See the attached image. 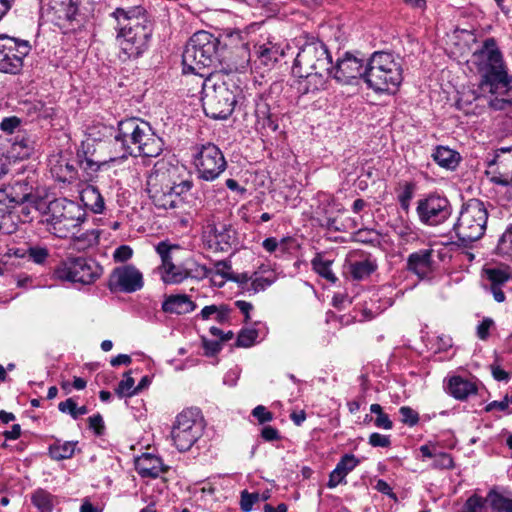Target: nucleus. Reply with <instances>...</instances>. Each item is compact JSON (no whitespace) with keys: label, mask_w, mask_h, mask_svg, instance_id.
Segmentation results:
<instances>
[{"label":"nucleus","mask_w":512,"mask_h":512,"mask_svg":"<svg viewBox=\"0 0 512 512\" xmlns=\"http://www.w3.org/2000/svg\"><path fill=\"white\" fill-rule=\"evenodd\" d=\"M482 80L481 85L489 88V107L504 111L512 106V77L508 75L502 53L494 38H487L480 49L472 54Z\"/></svg>","instance_id":"f257e3e1"},{"label":"nucleus","mask_w":512,"mask_h":512,"mask_svg":"<svg viewBox=\"0 0 512 512\" xmlns=\"http://www.w3.org/2000/svg\"><path fill=\"white\" fill-rule=\"evenodd\" d=\"M111 16L116 20V41L122 61L140 57L149 46L153 25L142 6L116 8Z\"/></svg>","instance_id":"f03ea898"},{"label":"nucleus","mask_w":512,"mask_h":512,"mask_svg":"<svg viewBox=\"0 0 512 512\" xmlns=\"http://www.w3.org/2000/svg\"><path fill=\"white\" fill-rule=\"evenodd\" d=\"M182 169L166 159L158 160L147 178V192L159 209H176L184 204L182 195L192 188V182L183 179Z\"/></svg>","instance_id":"7ed1b4c3"},{"label":"nucleus","mask_w":512,"mask_h":512,"mask_svg":"<svg viewBox=\"0 0 512 512\" xmlns=\"http://www.w3.org/2000/svg\"><path fill=\"white\" fill-rule=\"evenodd\" d=\"M114 146L123 159L129 156L153 158L162 153L164 143L148 122L132 117L118 122L114 130Z\"/></svg>","instance_id":"20e7f679"},{"label":"nucleus","mask_w":512,"mask_h":512,"mask_svg":"<svg viewBox=\"0 0 512 512\" xmlns=\"http://www.w3.org/2000/svg\"><path fill=\"white\" fill-rule=\"evenodd\" d=\"M201 87L204 112L213 119H227L235 105L245 100L234 79L220 71L208 73L202 80Z\"/></svg>","instance_id":"39448f33"},{"label":"nucleus","mask_w":512,"mask_h":512,"mask_svg":"<svg viewBox=\"0 0 512 512\" xmlns=\"http://www.w3.org/2000/svg\"><path fill=\"white\" fill-rule=\"evenodd\" d=\"M220 39L206 31L196 32L188 41L182 55L183 72L207 77L208 69H217Z\"/></svg>","instance_id":"423d86ee"},{"label":"nucleus","mask_w":512,"mask_h":512,"mask_svg":"<svg viewBox=\"0 0 512 512\" xmlns=\"http://www.w3.org/2000/svg\"><path fill=\"white\" fill-rule=\"evenodd\" d=\"M86 221V213L81 206L66 198L51 201L43 223L51 234L58 238H68L80 232Z\"/></svg>","instance_id":"0eeeda50"},{"label":"nucleus","mask_w":512,"mask_h":512,"mask_svg":"<svg viewBox=\"0 0 512 512\" xmlns=\"http://www.w3.org/2000/svg\"><path fill=\"white\" fill-rule=\"evenodd\" d=\"M403 81V69L392 53L374 52L366 64V83L375 91H396Z\"/></svg>","instance_id":"6e6552de"},{"label":"nucleus","mask_w":512,"mask_h":512,"mask_svg":"<svg viewBox=\"0 0 512 512\" xmlns=\"http://www.w3.org/2000/svg\"><path fill=\"white\" fill-rule=\"evenodd\" d=\"M488 212L483 202L473 199L463 205L453 230L462 245L479 240L485 233Z\"/></svg>","instance_id":"1a4fd4ad"},{"label":"nucleus","mask_w":512,"mask_h":512,"mask_svg":"<svg viewBox=\"0 0 512 512\" xmlns=\"http://www.w3.org/2000/svg\"><path fill=\"white\" fill-rule=\"evenodd\" d=\"M320 70H332V58L322 41L309 37L299 48L292 71L302 73Z\"/></svg>","instance_id":"9d476101"},{"label":"nucleus","mask_w":512,"mask_h":512,"mask_svg":"<svg viewBox=\"0 0 512 512\" xmlns=\"http://www.w3.org/2000/svg\"><path fill=\"white\" fill-rule=\"evenodd\" d=\"M102 274V267L94 260L83 257L71 258L54 271L56 279L89 285Z\"/></svg>","instance_id":"9b49d317"},{"label":"nucleus","mask_w":512,"mask_h":512,"mask_svg":"<svg viewBox=\"0 0 512 512\" xmlns=\"http://www.w3.org/2000/svg\"><path fill=\"white\" fill-rule=\"evenodd\" d=\"M198 412L192 409L182 411L173 425L171 437L180 452L188 451L201 435Z\"/></svg>","instance_id":"f8f14e48"},{"label":"nucleus","mask_w":512,"mask_h":512,"mask_svg":"<svg viewBox=\"0 0 512 512\" xmlns=\"http://www.w3.org/2000/svg\"><path fill=\"white\" fill-rule=\"evenodd\" d=\"M30 50L28 41L0 35V71L10 74L18 73L23 66L24 57Z\"/></svg>","instance_id":"ddd939ff"},{"label":"nucleus","mask_w":512,"mask_h":512,"mask_svg":"<svg viewBox=\"0 0 512 512\" xmlns=\"http://www.w3.org/2000/svg\"><path fill=\"white\" fill-rule=\"evenodd\" d=\"M194 162L199 178L205 181L217 179L227 167L222 151L212 143L201 146Z\"/></svg>","instance_id":"4468645a"},{"label":"nucleus","mask_w":512,"mask_h":512,"mask_svg":"<svg viewBox=\"0 0 512 512\" xmlns=\"http://www.w3.org/2000/svg\"><path fill=\"white\" fill-rule=\"evenodd\" d=\"M416 211L422 223L436 226L451 216L452 206L446 197L431 194L418 201Z\"/></svg>","instance_id":"2eb2a0df"},{"label":"nucleus","mask_w":512,"mask_h":512,"mask_svg":"<svg viewBox=\"0 0 512 512\" xmlns=\"http://www.w3.org/2000/svg\"><path fill=\"white\" fill-rule=\"evenodd\" d=\"M144 286L142 272L134 265L126 264L112 270L108 288L111 292L134 293Z\"/></svg>","instance_id":"dca6fc26"},{"label":"nucleus","mask_w":512,"mask_h":512,"mask_svg":"<svg viewBox=\"0 0 512 512\" xmlns=\"http://www.w3.org/2000/svg\"><path fill=\"white\" fill-rule=\"evenodd\" d=\"M487 175L491 182L501 186H512V146L501 147L487 161Z\"/></svg>","instance_id":"f3484780"},{"label":"nucleus","mask_w":512,"mask_h":512,"mask_svg":"<svg viewBox=\"0 0 512 512\" xmlns=\"http://www.w3.org/2000/svg\"><path fill=\"white\" fill-rule=\"evenodd\" d=\"M331 76L342 84H350L361 77L366 81V65L363 60L346 53L343 58L337 60L335 66L332 65Z\"/></svg>","instance_id":"a211bd4d"},{"label":"nucleus","mask_w":512,"mask_h":512,"mask_svg":"<svg viewBox=\"0 0 512 512\" xmlns=\"http://www.w3.org/2000/svg\"><path fill=\"white\" fill-rule=\"evenodd\" d=\"M205 237L211 248L228 251L236 241V232L225 223H211L206 226Z\"/></svg>","instance_id":"6ab92c4d"},{"label":"nucleus","mask_w":512,"mask_h":512,"mask_svg":"<svg viewBox=\"0 0 512 512\" xmlns=\"http://www.w3.org/2000/svg\"><path fill=\"white\" fill-rule=\"evenodd\" d=\"M218 66L220 72H226V75L233 72H243L247 69L251 61L249 48L220 50Z\"/></svg>","instance_id":"aec40b11"},{"label":"nucleus","mask_w":512,"mask_h":512,"mask_svg":"<svg viewBox=\"0 0 512 512\" xmlns=\"http://www.w3.org/2000/svg\"><path fill=\"white\" fill-rule=\"evenodd\" d=\"M299 79L297 81L296 89L302 94H316L326 88L328 78L332 74L330 71H307V72H293Z\"/></svg>","instance_id":"412c9836"},{"label":"nucleus","mask_w":512,"mask_h":512,"mask_svg":"<svg viewBox=\"0 0 512 512\" xmlns=\"http://www.w3.org/2000/svg\"><path fill=\"white\" fill-rule=\"evenodd\" d=\"M49 13L56 25L70 29L69 26L76 20L78 13L77 0H50ZM71 30H74V27Z\"/></svg>","instance_id":"4be33fe9"},{"label":"nucleus","mask_w":512,"mask_h":512,"mask_svg":"<svg viewBox=\"0 0 512 512\" xmlns=\"http://www.w3.org/2000/svg\"><path fill=\"white\" fill-rule=\"evenodd\" d=\"M433 249H421L407 258V269L420 279L428 278L434 270Z\"/></svg>","instance_id":"5701e85b"},{"label":"nucleus","mask_w":512,"mask_h":512,"mask_svg":"<svg viewBox=\"0 0 512 512\" xmlns=\"http://www.w3.org/2000/svg\"><path fill=\"white\" fill-rule=\"evenodd\" d=\"M32 188L24 181H16L0 189V203L7 207L26 202L31 196Z\"/></svg>","instance_id":"b1692460"},{"label":"nucleus","mask_w":512,"mask_h":512,"mask_svg":"<svg viewBox=\"0 0 512 512\" xmlns=\"http://www.w3.org/2000/svg\"><path fill=\"white\" fill-rule=\"evenodd\" d=\"M255 55L254 64L256 68H263L268 71L276 65L283 52L276 44L267 42L256 47Z\"/></svg>","instance_id":"393cba45"},{"label":"nucleus","mask_w":512,"mask_h":512,"mask_svg":"<svg viewBox=\"0 0 512 512\" xmlns=\"http://www.w3.org/2000/svg\"><path fill=\"white\" fill-rule=\"evenodd\" d=\"M50 171L53 177L61 182H70L76 178L77 169L75 161L64 156H53L49 160Z\"/></svg>","instance_id":"a878e982"},{"label":"nucleus","mask_w":512,"mask_h":512,"mask_svg":"<svg viewBox=\"0 0 512 512\" xmlns=\"http://www.w3.org/2000/svg\"><path fill=\"white\" fill-rule=\"evenodd\" d=\"M135 469L141 477L152 479L159 477L165 471L162 460L148 453L136 459Z\"/></svg>","instance_id":"bb28decb"},{"label":"nucleus","mask_w":512,"mask_h":512,"mask_svg":"<svg viewBox=\"0 0 512 512\" xmlns=\"http://www.w3.org/2000/svg\"><path fill=\"white\" fill-rule=\"evenodd\" d=\"M447 391L457 400H466L470 395L477 394L478 387L473 380L452 376L448 380Z\"/></svg>","instance_id":"cd10ccee"},{"label":"nucleus","mask_w":512,"mask_h":512,"mask_svg":"<svg viewBox=\"0 0 512 512\" xmlns=\"http://www.w3.org/2000/svg\"><path fill=\"white\" fill-rule=\"evenodd\" d=\"M358 463L359 460L353 454H345L337 463L335 469L330 473L327 486L332 489L342 483L348 473L351 472Z\"/></svg>","instance_id":"c85d7f7f"},{"label":"nucleus","mask_w":512,"mask_h":512,"mask_svg":"<svg viewBox=\"0 0 512 512\" xmlns=\"http://www.w3.org/2000/svg\"><path fill=\"white\" fill-rule=\"evenodd\" d=\"M195 303L185 294L170 295L162 304L166 313L187 314L195 310Z\"/></svg>","instance_id":"c756f323"},{"label":"nucleus","mask_w":512,"mask_h":512,"mask_svg":"<svg viewBox=\"0 0 512 512\" xmlns=\"http://www.w3.org/2000/svg\"><path fill=\"white\" fill-rule=\"evenodd\" d=\"M419 451L425 458H433L432 467L434 469H453L454 460L452 456L446 452L439 451L434 444H425L420 446Z\"/></svg>","instance_id":"7c9ffc66"},{"label":"nucleus","mask_w":512,"mask_h":512,"mask_svg":"<svg viewBox=\"0 0 512 512\" xmlns=\"http://www.w3.org/2000/svg\"><path fill=\"white\" fill-rule=\"evenodd\" d=\"M493 512H512V493L491 489L486 496Z\"/></svg>","instance_id":"2f4dec72"},{"label":"nucleus","mask_w":512,"mask_h":512,"mask_svg":"<svg viewBox=\"0 0 512 512\" xmlns=\"http://www.w3.org/2000/svg\"><path fill=\"white\" fill-rule=\"evenodd\" d=\"M377 269L375 260L367 257L363 260L351 261L348 272L354 280L361 281L368 278Z\"/></svg>","instance_id":"473e14b6"},{"label":"nucleus","mask_w":512,"mask_h":512,"mask_svg":"<svg viewBox=\"0 0 512 512\" xmlns=\"http://www.w3.org/2000/svg\"><path fill=\"white\" fill-rule=\"evenodd\" d=\"M432 157L439 166L450 170L455 169L460 160L458 152L444 146H438Z\"/></svg>","instance_id":"72a5a7b5"},{"label":"nucleus","mask_w":512,"mask_h":512,"mask_svg":"<svg viewBox=\"0 0 512 512\" xmlns=\"http://www.w3.org/2000/svg\"><path fill=\"white\" fill-rule=\"evenodd\" d=\"M248 34L239 30L226 31L220 39L221 50L249 48Z\"/></svg>","instance_id":"f704fd0d"},{"label":"nucleus","mask_w":512,"mask_h":512,"mask_svg":"<svg viewBox=\"0 0 512 512\" xmlns=\"http://www.w3.org/2000/svg\"><path fill=\"white\" fill-rule=\"evenodd\" d=\"M81 200L94 213H102L105 208L104 198L94 186H88L82 191Z\"/></svg>","instance_id":"c9c22d12"},{"label":"nucleus","mask_w":512,"mask_h":512,"mask_svg":"<svg viewBox=\"0 0 512 512\" xmlns=\"http://www.w3.org/2000/svg\"><path fill=\"white\" fill-rule=\"evenodd\" d=\"M161 279L165 284H179L186 279L185 265L174 262L164 268H158Z\"/></svg>","instance_id":"e433bc0d"},{"label":"nucleus","mask_w":512,"mask_h":512,"mask_svg":"<svg viewBox=\"0 0 512 512\" xmlns=\"http://www.w3.org/2000/svg\"><path fill=\"white\" fill-rule=\"evenodd\" d=\"M31 501L40 512H52L57 502L55 496L41 488L33 492Z\"/></svg>","instance_id":"4c0bfd02"},{"label":"nucleus","mask_w":512,"mask_h":512,"mask_svg":"<svg viewBox=\"0 0 512 512\" xmlns=\"http://www.w3.org/2000/svg\"><path fill=\"white\" fill-rule=\"evenodd\" d=\"M76 445L77 442L73 441L56 442L49 447V454L55 460L69 459L73 456Z\"/></svg>","instance_id":"58836bf2"},{"label":"nucleus","mask_w":512,"mask_h":512,"mask_svg":"<svg viewBox=\"0 0 512 512\" xmlns=\"http://www.w3.org/2000/svg\"><path fill=\"white\" fill-rule=\"evenodd\" d=\"M332 261L328 259H324L322 256L317 255L312 260V266L314 271L328 280L331 283H335L337 281V277L331 270Z\"/></svg>","instance_id":"ea45409f"},{"label":"nucleus","mask_w":512,"mask_h":512,"mask_svg":"<svg viewBox=\"0 0 512 512\" xmlns=\"http://www.w3.org/2000/svg\"><path fill=\"white\" fill-rule=\"evenodd\" d=\"M179 249V245L170 244L167 241L159 242L155 246V250L161 258V265L158 268H164L173 263V253Z\"/></svg>","instance_id":"a19ab883"},{"label":"nucleus","mask_w":512,"mask_h":512,"mask_svg":"<svg viewBox=\"0 0 512 512\" xmlns=\"http://www.w3.org/2000/svg\"><path fill=\"white\" fill-rule=\"evenodd\" d=\"M21 257H27L28 260L38 265H44L50 257V251L43 246H30Z\"/></svg>","instance_id":"79ce46f5"},{"label":"nucleus","mask_w":512,"mask_h":512,"mask_svg":"<svg viewBox=\"0 0 512 512\" xmlns=\"http://www.w3.org/2000/svg\"><path fill=\"white\" fill-rule=\"evenodd\" d=\"M485 274L490 281V286H503L511 278L508 271L500 268H487L485 269Z\"/></svg>","instance_id":"37998d69"},{"label":"nucleus","mask_w":512,"mask_h":512,"mask_svg":"<svg viewBox=\"0 0 512 512\" xmlns=\"http://www.w3.org/2000/svg\"><path fill=\"white\" fill-rule=\"evenodd\" d=\"M371 413L376 415L374 424L378 428L390 430L393 427V422L390 420L388 414L383 412L380 404L374 403L370 406Z\"/></svg>","instance_id":"c03bdc74"},{"label":"nucleus","mask_w":512,"mask_h":512,"mask_svg":"<svg viewBox=\"0 0 512 512\" xmlns=\"http://www.w3.org/2000/svg\"><path fill=\"white\" fill-rule=\"evenodd\" d=\"M74 238L76 244H80L81 248H86L95 245L99 241V232L95 229L86 230L85 232L76 235H70Z\"/></svg>","instance_id":"a18cd8bd"},{"label":"nucleus","mask_w":512,"mask_h":512,"mask_svg":"<svg viewBox=\"0 0 512 512\" xmlns=\"http://www.w3.org/2000/svg\"><path fill=\"white\" fill-rule=\"evenodd\" d=\"M58 409L62 413H68L72 418L77 419L79 416L84 415L88 412L86 406L77 407L76 402L72 398H68L67 400L60 402L58 405Z\"/></svg>","instance_id":"49530a36"},{"label":"nucleus","mask_w":512,"mask_h":512,"mask_svg":"<svg viewBox=\"0 0 512 512\" xmlns=\"http://www.w3.org/2000/svg\"><path fill=\"white\" fill-rule=\"evenodd\" d=\"M134 379L131 377L130 372H126L124 374V379L121 380L115 390L116 394L122 398V397H130L134 394H136V390L134 386Z\"/></svg>","instance_id":"de8ad7c7"},{"label":"nucleus","mask_w":512,"mask_h":512,"mask_svg":"<svg viewBox=\"0 0 512 512\" xmlns=\"http://www.w3.org/2000/svg\"><path fill=\"white\" fill-rule=\"evenodd\" d=\"M486 503V498L474 494L466 500L461 512H487Z\"/></svg>","instance_id":"09e8293b"},{"label":"nucleus","mask_w":512,"mask_h":512,"mask_svg":"<svg viewBox=\"0 0 512 512\" xmlns=\"http://www.w3.org/2000/svg\"><path fill=\"white\" fill-rule=\"evenodd\" d=\"M497 251L501 255L512 257V224L506 229L499 239Z\"/></svg>","instance_id":"8fccbe9b"},{"label":"nucleus","mask_w":512,"mask_h":512,"mask_svg":"<svg viewBox=\"0 0 512 512\" xmlns=\"http://www.w3.org/2000/svg\"><path fill=\"white\" fill-rule=\"evenodd\" d=\"M186 279L195 278L203 279L209 275V270L204 265H200L194 262H187L185 264Z\"/></svg>","instance_id":"3c124183"},{"label":"nucleus","mask_w":512,"mask_h":512,"mask_svg":"<svg viewBox=\"0 0 512 512\" xmlns=\"http://www.w3.org/2000/svg\"><path fill=\"white\" fill-rule=\"evenodd\" d=\"M258 332L255 329H242L237 337L236 345L238 347H250L254 344Z\"/></svg>","instance_id":"603ef678"},{"label":"nucleus","mask_w":512,"mask_h":512,"mask_svg":"<svg viewBox=\"0 0 512 512\" xmlns=\"http://www.w3.org/2000/svg\"><path fill=\"white\" fill-rule=\"evenodd\" d=\"M260 501V493H249L247 490L241 492L240 507L244 512H250L255 503Z\"/></svg>","instance_id":"864d4df0"},{"label":"nucleus","mask_w":512,"mask_h":512,"mask_svg":"<svg viewBox=\"0 0 512 512\" xmlns=\"http://www.w3.org/2000/svg\"><path fill=\"white\" fill-rule=\"evenodd\" d=\"M401 421L409 426H414L419 421L418 413L408 406H403L399 409Z\"/></svg>","instance_id":"5fc2aeb1"},{"label":"nucleus","mask_w":512,"mask_h":512,"mask_svg":"<svg viewBox=\"0 0 512 512\" xmlns=\"http://www.w3.org/2000/svg\"><path fill=\"white\" fill-rule=\"evenodd\" d=\"M275 281V277H263L256 276L252 279L251 287L254 292H259L265 290L267 287L272 285Z\"/></svg>","instance_id":"6e6d98bb"},{"label":"nucleus","mask_w":512,"mask_h":512,"mask_svg":"<svg viewBox=\"0 0 512 512\" xmlns=\"http://www.w3.org/2000/svg\"><path fill=\"white\" fill-rule=\"evenodd\" d=\"M133 255V250L128 245H121L118 248L115 249L113 253V259L116 262H126L128 261Z\"/></svg>","instance_id":"4d7b16f0"},{"label":"nucleus","mask_w":512,"mask_h":512,"mask_svg":"<svg viewBox=\"0 0 512 512\" xmlns=\"http://www.w3.org/2000/svg\"><path fill=\"white\" fill-rule=\"evenodd\" d=\"M20 123L21 120L16 116L6 117L0 123V128L4 132L12 134L19 128Z\"/></svg>","instance_id":"13d9d810"},{"label":"nucleus","mask_w":512,"mask_h":512,"mask_svg":"<svg viewBox=\"0 0 512 512\" xmlns=\"http://www.w3.org/2000/svg\"><path fill=\"white\" fill-rule=\"evenodd\" d=\"M369 444L373 447H389L391 444L390 437L374 432L369 436Z\"/></svg>","instance_id":"bf43d9fd"},{"label":"nucleus","mask_w":512,"mask_h":512,"mask_svg":"<svg viewBox=\"0 0 512 512\" xmlns=\"http://www.w3.org/2000/svg\"><path fill=\"white\" fill-rule=\"evenodd\" d=\"M252 415L258 419L259 423L261 424H264V423H267V422H270L272 421L273 419V414L268 411L266 409V407L262 406V405H258L256 406L253 410H252Z\"/></svg>","instance_id":"052dcab7"},{"label":"nucleus","mask_w":512,"mask_h":512,"mask_svg":"<svg viewBox=\"0 0 512 512\" xmlns=\"http://www.w3.org/2000/svg\"><path fill=\"white\" fill-rule=\"evenodd\" d=\"M89 428L94 430L97 435H102L105 429L103 418L100 414L88 418Z\"/></svg>","instance_id":"680f3d73"},{"label":"nucleus","mask_w":512,"mask_h":512,"mask_svg":"<svg viewBox=\"0 0 512 512\" xmlns=\"http://www.w3.org/2000/svg\"><path fill=\"white\" fill-rule=\"evenodd\" d=\"M494 324L493 320L490 318H485L478 326H477V336L481 340H486L489 336V330Z\"/></svg>","instance_id":"e2e57ef3"},{"label":"nucleus","mask_w":512,"mask_h":512,"mask_svg":"<svg viewBox=\"0 0 512 512\" xmlns=\"http://www.w3.org/2000/svg\"><path fill=\"white\" fill-rule=\"evenodd\" d=\"M221 342L220 341H212L203 338V348L205 350V355L214 356L221 350Z\"/></svg>","instance_id":"0e129e2a"},{"label":"nucleus","mask_w":512,"mask_h":512,"mask_svg":"<svg viewBox=\"0 0 512 512\" xmlns=\"http://www.w3.org/2000/svg\"><path fill=\"white\" fill-rule=\"evenodd\" d=\"M356 240L361 243H374L377 241V235L373 231L359 230L355 234Z\"/></svg>","instance_id":"69168bd1"},{"label":"nucleus","mask_w":512,"mask_h":512,"mask_svg":"<svg viewBox=\"0 0 512 512\" xmlns=\"http://www.w3.org/2000/svg\"><path fill=\"white\" fill-rule=\"evenodd\" d=\"M271 115L272 113L266 103L260 102L256 104L255 116L257 118V124Z\"/></svg>","instance_id":"338daca9"},{"label":"nucleus","mask_w":512,"mask_h":512,"mask_svg":"<svg viewBox=\"0 0 512 512\" xmlns=\"http://www.w3.org/2000/svg\"><path fill=\"white\" fill-rule=\"evenodd\" d=\"M261 436L265 441H274L280 438L279 431L272 426L263 427Z\"/></svg>","instance_id":"774afa93"}]
</instances>
